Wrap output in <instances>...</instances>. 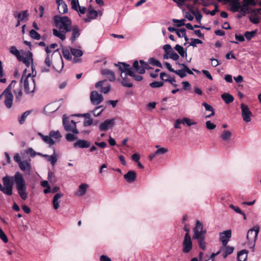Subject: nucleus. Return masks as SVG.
Masks as SVG:
<instances>
[{
	"mask_svg": "<svg viewBox=\"0 0 261 261\" xmlns=\"http://www.w3.org/2000/svg\"><path fill=\"white\" fill-rule=\"evenodd\" d=\"M70 52L71 55L74 56V58L73 59V62L74 63L79 62L80 61V59H78L77 58L80 57L83 55V53L82 50L77 48H71Z\"/></svg>",
	"mask_w": 261,
	"mask_h": 261,
	"instance_id": "412c9836",
	"label": "nucleus"
},
{
	"mask_svg": "<svg viewBox=\"0 0 261 261\" xmlns=\"http://www.w3.org/2000/svg\"><path fill=\"white\" fill-rule=\"evenodd\" d=\"M168 55L170 56V58L174 61H176L179 59V56L173 51H169Z\"/></svg>",
	"mask_w": 261,
	"mask_h": 261,
	"instance_id": "e2e57ef3",
	"label": "nucleus"
},
{
	"mask_svg": "<svg viewBox=\"0 0 261 261\" xmlns=\"http://www.w3.org/2000/svg\"><path fill=\"white\" fill-rule=\"evenodd\" d=\"M91 143L89 141L85 140H78L73 144L74 147H79L82 148H88L90 146Z\"/></svg>",
	"mask_w": 261,
	"mask_h": 261,
	"instance_id": "b1692460",
	"label": "nucleus"
},
{
	"mask_svg": "<svg viewBox=\"0 0 261 261\" xmlns=\"http://www.w3.org/2000/svg\"><path fill=\"white\" fill-rule=\"evenodd\" d=\"M105 109V107L103 106L96 107L93 110L90 111L95 117L99 116Z\"/></svg>",
	"mask_w": 261,
	"mask_h": 261,
	"instance_id": "c9c22d12",
	"label": "nucleus"
},
{
	"mask_svg": "<svg viewBox=\"0 0 261 261\" xmlns=\"http://www.w3.org/2000/svg\"><path fill=\"white\" fill-rule=\"evenodd\" d=\"M193 231L194 235L193 238L197 240L199 247L202 250H204L206 248L205 242V234L206 233V230H203L202 223L197 220Z\"/></svg>",
	"mask_w": 261,
	"mask_h": 261,
	"instance_id": "f03ea898",
	"label": "nucleus"
},
{
	"mask_svg": "<svg viewBox=\"0 0 261 261\" xmlns=\"http://www.w3.org/2000/svg\"><path fill=\"white\" fill-rule=\"evenodd\" d=\"M128 75L133 77L136 81H140L142 80V77L139 75H136L135 71L132 69L131 71H128Z\"/></svg>",
	"mask_w": 261,
	"mask_h": 261,
	"instance_id": "09e8293b",
	"label": "nucleus"
},
{
	"mask_svg": "<svg viewBox=\"0 0 261 261\" xmlns=\"http://www.w3.org/2000/svg\"><path fill=\"white\" fill-rule=\"evenodd\" d=\"M241 113L243 120L246 122H250L252 113L250 111L248 107L244 103L241 105Z\"/></svg>",
	"mask_w": 261,
	"mask_h": 261,
	"instance_id": "1a4fd4ad",
	"label": "nucleus"
},
{
	"mask_svg": "<svg viewBox=\"0 0 261 261\" xmlns=\"http://www.w3.org/2000/svg\"><path fill=\"white\" fill-rule=\"evenodd\" d=\"M38 135L41 138L45 143L48 144L50 146L56 143V141L52 139L51 137H50L49 134L48 136H44L42 133H38Z\"/></svg>",
	"mask_w": 261,
	"mask_h": 261,
	"instance_id": "a878e982",
	"label": "nucleus"
},
{
	"mask_svg": "<svg viewBox=\"0 0 261 261\" xmlns=\"http://www.w3.org/2000/svg\"><path fill=\"white\" fill-rule=\"evenodd\" d=\"M220 237L223 246H226L231 237V230H226L220 233Z\"/></svg>",
	"mask_w": 261,
	"mask_h": 261,
	"instance_id": "2eb2a0df",
	"label": "nucleus"
},
{
	"mask_svg": "<svg viewBox=\"0 0 261 261\" xmlns=\"http://www.w3.org/2000/svg\"><path fill=\"white\" fill-rule=\"evenodd\" d=\"M225 248L222 251V256L223 258H226L228 255L231 254L233 250H234V247H231L229 246H227V245L226 246H224Z\"/></svg>",
	"mask_w": 261,
	"mask_h": 261,
	"instance_id": "473e14b6",
	"label": "nucleus"
},
{
	"mask_svg": "<svg viewBox=\"0 0 261 261\" xmlns=\"http://www.w3.org/2000/svg\"><path fill=\"white\" fill-rule=\"evenodd\" d=\"M115 118L107 119L100 124L99 126L100 130L106 131L112 128L115 125Z\"/></svg>",
	"mask_w": 261,
	"mask_h": 261,
	"instance_id": "4468645a",
	"label": "nucleus"
},
{
	"mask_svg": "<svg viewBox=\"0 0 261 261\" xmlns=\"http://www.w3.org/2000/svg\"><path fill=\"white\" fill-rule=\"evenodd\" d=\"M182 252L185 253H189L192 249V242L190 234H185L182 243Z\"/></svg>",
	"mask_w": 261,
	"mask_h": 261,
	"instance_id": "9d476101",
	"label": "nucleus"
},
{
	"mask_svg": "<svg viewBox=\"0 0 261 261\" xmlns=\"http://www.w3.org/2000/svg\"><path fill=\"white\" fill-rule=\"evenodd\" d=\"M59 108V106H57L56 103H53L47 105L45 108V110L47 113H52L56 111Z\"/></svg>",
	"mask_w": 261,
	"mask_h": 261,
	"instance_id": "c756f323",
	"label": "nucleus"
},
{
	"mask_svg": "<svg viewBox=\"0 0 261 261\" xmlns=\"http://www.w3.org/2000/svg\"><path fill=\"white\" fill-rule=\"evenodd\" d=\"M164 85L163 82H153L150 84V86L152 88H160Z\"/></svg>",
	"mask_w": 261,
	"mask_h": 261,
	"instance_id": "4d7b16f0",
	"label": "nucleus"
},
{
	"mask_svg": "<svg viewBox=\"0 0 261 261\" xmlns=\"http://www.w3.org/2000/svg\"><path fill=\"white\" fill-rule=\"evenodd\" d=\"M3 186L0 184V190L5 194L11 196L13 194L12 188L14 180H3Z\"/></svg>",
	"mask_w": 261,
	"mask_h": 261,
	"instance_id": "6e6552de",
	"label": "nucleus"
},
{
	"mask_svg": "<svg viewBox=\"0 0 261 261\" xmlns=\"http://www.w3.org/2000/svg\"><path fill=\"white\" fill-rule=\"evenodd\" d=\"M183 67L182 69L175 70L174 73L179 75L181 78H184L187 75V73L190 74H193V72L185 64H179Z\"/></svg>",
	"mask_w": 261,
	"mask_h": 261,
	"instance_id": "dca6fc26",
	"label": "nucleus"
},
{
	"mask_svg": "<svg viewBox=\"0 0 261 261\" xmlns=\"http://www.w3.org/2000/svg\"><path fill=\"white\" fill-rule=\"evenodd\" d=\"M255 33L256 32L254 31L246 32L244 35L247 40H250L254 36Z\"/></svg>",
	"mask_w": 261,
	"mask_h": 261,
	"instance_id": "680f3d73",
	"label": "nucleus"
},
{
	"mask_svg": "<svg viewBox=\"0 0 261 261\" xmlns=\"http://www.w3.org/2000/svg\"><path fill=\"white\" fill-rule=\"evenodd\" d=\"M19 59L18 60L22 61L27 67H29L31 63L33 62L32 54L30 51L27 53L25 57L21 56Z\"/></svg>",
	"mask_w": 261,
	"mask_h": 261,
	"instance_id": "4be33fe9",
	"label": "nucleus"
},
{
	"mask_svg": "<svg viewBox=\"0 0 261 261\" xmlns=\"http://www.w3.org/2000/svg\"><path fill=\"white\" fill-rule=\"evenodd\" d=\"M16 184V188L20 198L25 200L28 198V193L26 191L25 180H15Z\"/></svg>",
	"mask_w": 261,
	"mask_h": 261,
	"instance_id": "0eeeda50",
	"label": "nucleus"
},
{
	"mask_svg": "<svg viewBox=\"0 0 261 261\" xmlns=\"http://www.w3.org/2000/svg\"><path fill=\"white\" fill-rule=\"evenodd\" d=\"M140 69H139V74H143L145 72V69H148V64L143 60L140 61Z\"/></svg>",
	"mask_w": 261,
	"mask_h": 261,
	"instance_id": "a19ab883",
	"label": "nucleus"
},
{
	"mask_svg": "<svg viewBox=\"0 0 261 261\" xmlns=\"http://www.w3.org/2000/svg\"><path fill=\"white\" fill-rule=\"evenodd\" d=\"M56 3L58 4V9L59 13L64 14L67 12V6L63 0H56Z\"/></svg>",
	"mask_w": 261,
	"mask_h": 261,
	"instance_id": "5701e85b",
	"label": "nucleus"
},
{
	"mask_svg": "<svg viewBox=\"0 0 261 261\" xmlns=\"http://www.w3.org/2000/svg\"><path fill=\"white\" fill-rule=\"evenodd\" d=\"M202 41L198 39H192L191 42L190 43V45L195 47L197 44H201Z\"/></svg>",
	"mask_w": 261,
	"mask_h": 261,
	"instance_id": "69168bd1",
	"label": "nucleus"
},
{
	"mask_svg": "<svg viewBox=\"0 0 261 261\" xmlns=\"http://www.w3.org/2000/svg\"><path fill=\"white\" fill-rule=\"evenodd\" d=\"M27 71V69L23 70L20 83H23V87L25 92L26 93L29 94L34 92L35 89V83L34 76L36 75V73L33 75H32V74L30 73L26 75Z\"/></svg>",
	"mask_w": 261,
	"mask_h": 261,
	"instance_id": "7ed1b4c3",
	"label": "nucleus"
},
{
	"mask_svg": "<svg viewBox=\"0 0 261 261\" xmlns=\"http://www.w3.org/2000/svg\"><path fill=\"white\" fill-rule=\"evenodd\" d=\"M252 2V0H243L244 4L241 6L240 8L241 12H246L248 9V5Z\"/></svg>",
	"mask_w": 261,
	"mask_h": 261,
	"instance_id": "58836bf2",
	"label": "nucleus"
},
{
	"mask_svg": "<svg viewBox=\"0 0 261 261\" xmlns=\"http://www.w3.org/2000/svg\"><path fill=\"white\" fill-rule=\"evenodd\" d=\"M259 230V226H255L253 228H251L248 231L247 239L248 240V245L250 248L254 246L255 242L257 239Z\"/></svg>",
	"mask_w": 261,
	"mask_h": 261,
	"instance_id": "39448f33",
	"label": "nucleus"
},
{
	"mask_svg": "<svg viewBox=\"0 0 261 261\" xmlns=\"http://www.w3.org/2000/svg\"><path fill=\"white\" fill-rule=\"evenodd\" d=\"M30 36L33 39L39 40L40 39V35L38 34L35 30H32L30 32Z\"/></svg>",
	"mask_w": 261,
	"mask_h": 261,
	"instance_id": "8fccbe9b",
	"label": "nucleus"
},
{
	"mask_svg": "<svg viewBox=\"0 0 261 261\" xmlns=\"http://www.w3.org/2000/svg\"><path fill=\"white\" fill-rule=\"evenodd\" d=\"M202 105L204 107L205 110L211 112H214V108L206 102H203Z\"/></svg>",
	"mask_w": 261,
	"mask_h": 261,
	"instance_id": "338daca9",
	"label": "nucleus"
},
{
	"mask_svg": "<svg viewBox=\"0 0 261 261\" xmlns=\"http://www.w3.org/2000/svg\"><path fill=\"white\" fill-rule=\"evenodd\" d=\"M54 25L59 30L54 29L53 34L62 40L66 39V33L71 31V21L67 16H55L54 18Z\"/></svg>",
	"mask_w": 261,
	"mask_h": 261,
	"instance_id": "f257e3e1",
	"label": "nucleus"
},
{
	"mask_svg": "<svg viewBox=\"0 0 261 261\" xmlns=\"http://www.w3.org/2000/svg\"><path fill=\"white\" fill-rule=\"evenodd\" d=\"M160 78L165 82H168L169 83H171L173 87H177V84L175 83L176 81L175 79L174 78H172L166 73H161Z\"/></svg>",
	"mask_w": 261,
	"mask_h": 261,
	"instance_id": "aec40b11",
	"label": "nucleus"
},
{
	"mask_svg": "<svg viewBox=\"0 0 261 261\" xmlns=\"http://www.w3.org/2000/svg\"><path fill=\"white\" fill-rule=\"evenodd\" d=\"M20 169L27 174H29L31 169L30 161L28 160L22 161L19 164Z\"/></svg>",
	"mask_w": 261,
	"mask_h": 261,
	"instance_id": "a211bd4d",
	"label": "nucleus"
},
{
	"mask_svg": "<svg viewBox=\"0 0 261 261\" xmlns=\"http://www.w3.org/2000/svg\"><path fill=\"white\" fill-rule=\"evenodd\" d=\"M186 32V30L185 28H181L177 29L176 33L179 37L181 38L185 36Z\"/></svg>",
	"mask_w": 261,
	"mask_h": 261,
	"instance_id": "bf43d9fd",
	"label": "nucleus"
},
{
	"mask_svg": "<svg viewBox=\"0 0 261 261\" xmlns=\"http://www.w3.org/2000/svg\"><path fill=\"white\" fill-rule=\"evenodd\" d=\"M62 54H63V57L65 59L69 60L71 59L72 57H71V52L69 50H68V49H63V51H62Z\"/></svg>",
	"mask_w": 261,
	"mask_h": 261,
	"instance_id": "603ef678",
	"label": "nucleus"
},
{
	"mask_svg": "<svg viewBox=\"0 0 261 261\" xmlns=\"http://www.w3.org/2000/svg\"><path fill=\"white\" fill-rule=\"evenodd\" d=\"M57 46L56 43H53L49 46H46L45 47V51L47 54L49 55L50 53H52V49H55Z\"/></svg>",
	"mask_w": 261,
	"mask_h": 261,
	"instance_id": "13d9d810",
	"label": "nucleus"
},
{
	"mask_svg": "<svg viewBox=\"0 0 261 261\" xmlns=\"http://www.w3.org/2000/svg\"><path fill=\"white\" fill-rule=\"evenodd\" d=\"M97 16V12L94 10H89L87 14V18H85V22H90L91 19H95Z\"/></svg>",
	"mask_w": 261,
	"mask_h": 261,
	"instance_id": "cd10ccee",
	"label": "nucleus"
},
{
	"mask_svg": "<svg viewBox=\"0 0 261 261\" xmlns=\"http://www.w3.org/2000/svg\"><path fill=\"white\" fill-rule=\"evenodd\" d=\"M65 138L67 141L69 142H72L76 140L77 137L74 134L68 133L66 135Z\"/></svg>",
	"mask_w": 261,
	"mask_h": 261,
	"instance_id": "3c124183",
	"label": "nucleus"
},
{
	"mask_svg": "<svg viewBox=\"0 0 261 261\" xmlns=\"http://www.w3.org/2000/svg\"><path fill=\"white\" fill-rule=\"evenodd\" d=\"M54 55H57V60L54 62L53 68L56 71L60 72L61 71L64 66L63 59L61 55L58 53H56V51H54L51 56Z\"/></svg>",
	"mask_w": 261,
	"mask_h": 261,
	"instance_id": "9b49d317",
	"label": "nucleus"
},
{
	"mask_svg": "<svg viewBox=\"0 0 261 261\" xmlns=\"http://www.w3.org/2000/svg\"><path fill=\"white\" fill-rule=\"evenodd\" d=\"M12 90H13L14 93L15 95L16 99L18 100H19L22 96V92L21 86L18 84L16 82L15 87L12 88Z\"/></svg>",
	"mask_w": 261,
	"mask_h": 261,
	"instance_id": "393cba45",
	"label": "nucleus"
},
{
	"mask_svg": "<svg viewBox=\"0 0 261 261\" xmlns=\"http://www.w3.org/2000/svg\"><path fill=\"white\" fill-rule=\"evenodd\" d=\"M89 186L86 183L81 184L79 188V191L77 193V195L80 196H83L85 194Z\"/></svg>",
	"mask_w": 261,
	"mask_h": 261,
	"instance_id": "f704fd0d",
	"label": "nucleus"
},
{
	"mask_svg": "<svg viewBox=\"0 0 261 261\" xmlns=\"http://www.w3.org/2000/svg\"><path fill=\"white\" fill-rule=\"evenodd\" d=\"M126 76L124 75V76H123V77H121L122 79V84L123 85V86L126 87H132L133 86V84L127 82V80L126 78Z\"/></svg>",
	"mask_w": 261,
	"mask_h": 261,
	"instance_id": "864d4df0",
	"label": "nucleus"
},
{
	"mask_svg": "<svg viewBox=\"0 0 261 261\" xmlns=\"http://www.w3.org/2000/svg\"><path fill=\"white\" fill-rule=\"evenodd\" d=\"M72 35L71 37V40L73 42L80 35V30L77 25H73L71 27Z\"/></svg>",
	"mask_w": 261,
	"mask_h": 261,
	"instance_id": "bb28decb",
	"label": "nucleus"
},
{
	"mask_svg": "<svg viewBox=\"0 0 261 261\" xmlns=\"http://www.w3.org/2000/svg\"><path fill=\"white\" fill-rule=\"evenodd\" d=\"M248 251L246 250H242L239 251L237 254V259L238 261H246L247 259V253Z\"/></svg>",
	"mask_w": 261,
	"mask_h": 261,
	"instance_id": "72a5a7b5",
	"label": "nucleus"
},
{
	"mask_svg": "<svg viewBox=\"0 0 261 261\" xmlns=\"http://www.w3.org/2000/svg\"><path fill=\"white\" fill-rule=\"evenodd\" d=\"M90 99L91 103L98 105L103 100V97L102 94L98 93V92L93 91L91 92Z\"/></svg>",
	"mask_w": 261,
	"mask_h": 261,
	"instance_id": "f8f14e48",
	"label": "nucleus"
},
{
	"mask_svg": "<svg viewBox=\"0 0 261 261\" xmlns=\"http://www.w3.org/2000/svg\"><path fill=\"white\" fill-rule=\"evenodd\" d=\"M106 80L100 81L95 84V87L98 88L100 87V91L103 93H108L111 89V85L110 84L106 85Z\"/></svg>",
	"mask_w": 261,
	"mask_h": 261,
	"instance_id": "f3484780",
	"label": "nucleus"
},
{
	"mask_svg": "<svg viewBox=\"0 0 261 261\" xmlns=\"http://www.w3.org/2000/svg\"><path fill=\"white\" fill-rule=\"evenodd\" d=\"M149 63L153 66H155L159 67H162L161 63L159 61L153 58L150 59L149 60Z\"/></svg>",
	"mask_w": 261,
	"mask_h": 261,
	"instance_id": "5fc2aeb1",
	"label": "nucleus"
},
{
	"mask_svg": "<svg viewBox=\"0 0 261 261\" xmlns=\"http://www.w3.org/2000/svg\"><path fill=\"white\" fill-rule=\"evenodd\" d=\"M182 124L186 125L188 126H190L192 125H195L197 122L191 120V119L187 117H184L182 119Z\"/></svg>",
	"mask_w": 261,
	"mask_h": 261,
	"instance_id": "49530a36",
	"label": "nucleus"
},
{
	"mask_svg": "<svg viewBox=\"0 0 261 261\" xmlns=\"http://www.w3.org/2000/svg\"><path fill=\"white\" fill-rule=\"evenodd\" d=\"M114 65L118 67L119 70L121 72V77H123V73L125 76L128 75V71H131L133 69L129 67L128 64L125 63L119 62L118 64H114Z\"/></svg>",
	"mask_w": 261,
	"mask_h": 261,
	"instance_id": "ddd939ff",
	"label": "nucleus"
},
{
	"mask_svg": "<svg viewBox=\"0 0 261 261\" xmlns=\"http://www.w3.org/2000/svg\"><path fill=\"white\" fill-rule=\"evenodd\" d=\"M14 16L15 17L18 18L20 20H21V21H25L24 19L28 17L29 14L28 13V11L25 10L18 13H14Z\"/></svg>",
	"mask_w": 261,
	"mask_h": 261,
	"instance_id": "7c9ffc66",
	"label": "nucleus"
},
{
	"mask_svg": "<svg viewBox=\"0 0 261 261\" xmlns=\"http://www.w3.org/2000/svg\"><path fill=\"white\" fill-rule=\"evenodd\" d=\"M63 196V195L61 193H57L54 196L53 200V204L54 208L55 210H57L59 207L60 201H59V200L60 198L62 197Z\"/></svg>",
	"mask_w": 261,
	"mask_h": 261,
	"instance_id": "c85d7f7f",
	"label": "nucleus"
},
{
	"mask_svg": "<svg viewBox=\"0 0 261 261\" xmlns=\"http://www.w3.org/2000/svg\"><path fill=\"white\" fill-rule=\"evenodd\" d=\"M63 124L64 129L67 132H71L74 134H79V130L76 128V123L73 120H69L67 117L63 116Z\"/></svg>",
	"mask_w": 261,
	"mask_h": 261,
	"instance_id": "423d86ee",
	"label": "nucleus"
},
{
	"mask_svg": "<svg viewBox=\"0 0 261 261\" xmlns=\"http://www.w3.org/2000/svg\"><path fill=\"white\" fill-rule=\"evenodd\" d=\"M168 149L167 148L161 147L155 151V154L157 155L164 154L168 152Z\"/></svg>",
	"mask_w": 261,
	"mask_h": 261,
	"instance_id": "6e6d98bb",
	"label": "nucleus"
},
{
	"mask_svg": "<svg viewBox=\"0 0 261 261\" xmlns=\"http://www.w3.org/2000/svg\"><path fill=\"white\" fill-rule=\"evenodd\" d=\"M16 84L15 81H12L8 87L4 91L3 94L5 97L4 103L7 108H11L13 100V95L11 92L12 88H14Z\"/></svg>",
	"mask_w": 261,
	"mask_h": 261,
	"instance_id": "20e7f679",
	"label": "nucleus"
},
{
	"mask_svg": "<svg viewBox=\"0 0 261 261\" xmlns=\"http://www.w3.org/2000/svg\"><path fill=\"white\" fill-rule=\"evenodd\" d=\"M174 48L181 57H187V53L184 50V48L182 46L177 44L174 47Z\"/></svg>",
	"mask_w": 261,
	"mask_h": 261,
	"instance_id": "37998d69",
	"label": "nucleus"
},
{
	"mask_svg": "<svg viewBox=\"0 0 261 261\" xmlns=\"http://www.w3.org/2000/svg\"><path fill=\"white\" fill-rule=\"evenodd\" d=\"M221 98L226 104H229L232 102L234 100V98L232 95L226 93L221 95Z\"/></svg>",
	"mask_w": 261,
	"mask_h": 261,
	"instance_id": "2f4dec72",
	"label": "nucleus"
},
{
	"mask_svg": "<svg viewBox=\"0 0 261 261\" xmlns=\"http://www.w3.org/2000/svg\"><path fill=\"white\" fill-rule=\"evenodd\" d=\"M206 127L208 129H214L216 128V126L210 121H207L206 122Z\"/></svg>",
	"mask_w": 261,
	"mask_h": 261,
	"instance_id": "774afa93",
	"label": "nucleus"
},
{
	"mask_svg": "<svg viewBox=\"0 0 261 261\" xmlns=\"http://www.w3.org/2000/svg\"><path fill=\"white\" fill-rule=\"evenodd\" d=\"M44 63L48 67H50L52 65V62L49 55L47 54L45 59Z\"/></svg>",
	"mask_w": 261,
	"mask_h": 261,
	"instance_id": "0e129e2a",
	"label": "nucleus"
},
{
	"mask_svg": "<svg viewBox=\"0 0 261 261\" xmlns=\"http://www.w3.org/2000/svg\"><path fill=\"white\" fill-rule=\"evenodd\" d=\"M101 73L105 75L110 82H114L115 81V73L108 69H103L101 70Z\"/></svg>",
	"mask_w": 261,
	"mask_h": 261,
	"instance_id": "6ab92c4d",
	"label": "nucleus"
},
{
	"mask_svg": "<svg viewBox=\"0 0 261 261\" xmlns=\"http://www.w3.org/2000/svg\"><path fill=\"white\" fill-rule=\"evenodd\" d=\"M49 134L50 135V137H51L52 139H59L62 137V136L59 130H51Z\"/></svg>",
	"mask_w": 261,
	"mask_h": 261,
	"instance_id": "de8ad7c7",
	"label": "nucleus"
},
{
	"mask_svg": "<svg viewBox=\"0 0 261 261\" xmlns=\"http://www.w3.org/2000/svg\"><path fill=\"white\" fill-rule=\"evenodd\" d=\"M10 52L11 53V54L14 55L18 60L20 59L19 58H20L21 56L20 52L15 46H12L10 47Z\"/></svg>",
	"mask_w": 261,
	"mask_h": 261,
	"instance_id": "c03bdc74",
	"label": "nucleus"
},
{
	"mask_svg": "<svg viewBox=\"0 0 261 261\" xmlns=\"http://www.w3.org/2000/svg\"><path fill=\"white\" fill-rule=\"evenodd\" d=\"M58 155L56 153L54 150V153L52 155H49L47 159V161L50 163L52 166H54L57 162Z\"/></svg>",
	"mask_w": 261,
	"mask_h": 261,
	"instance_id": "e433bc0d",
	"label": "nucleus"
},
{
	"mask_svg": "<svg viewBox=\"0 0 261 261\" xmlns=\"http://www.w3.org/2000/svg\"><path fill=\"white\" fill-rule=\"evenodd\" d=\"M136 177V173L133 170L128 171L127 174L124 175L125 179H135Z\"/></svg>",
	"mask_w": 261,
	"mask_h": 261,
	"instance_id": "79ce46f5",
	"label": "nucleus"
},
{
	"mask_svg": "<svg viewBox=\"0 0 261 261\" xmlns=\"http://www.w3.org/2000/svg\"><path fill=\"white\" fill-rule=\"evenodd\" d=\"M231 10L233 12L238 11L241 8L240 3L239 2V0H235L231 2Z\"/></svg>",
	"mask_w": 261,
	"mask_h": 261,
	"instance_id": "ea45409f",
	"label": "nucleus"
},
{
	"mask_svg": "<svg viewBox=\"0 0 261 261\" xmlns=\"http://www.w3.org/2000/svg\"><path fill=\"white\" fill-rule=\"evenodd\" d=\"M231 135V133L229 130H224L221 137L223 141H228L230 139Z\"/></svg>",
	"mask_w": 261,
	"mask_h": 261,
	"instance_id": "4c0bfd02",
	"label": "nucleus"
},
{
	"mask_svg": "<svg viewBox=\"0 0 261 261\" xmlns=\"http://www.w3.org/2000/svg\"><path fill=\"white\" fill-rule=\"evenodd\" d=\"M30 114V111H28L24 112L22 115L18 117V121L20 124H22L25 121L26 118Z\"/></svg>",
	"mask_w": 261,
	"mask_h": 261,
	"instance_id": "a18cd8bd",
	"label": "nucleus"
},
{
	"mask_svg": "<svg viewBox=\"0 0 261 261\" xmlns=\"http://www.w3.org/2000/svg\"><path fill=\"white\" fill-rule=\"evenodd\" d=\"M185 19H182L181 20H178L176 19H173V22L175 23H176V25L178 27H181L184 25H185L184 22L185 21Z\"/></svg>",
	"mask_w": 261,
	"mask_h": 261,
	"instance_id": "052dcab7",
	"label": "nucleus"
}]
</instances>
